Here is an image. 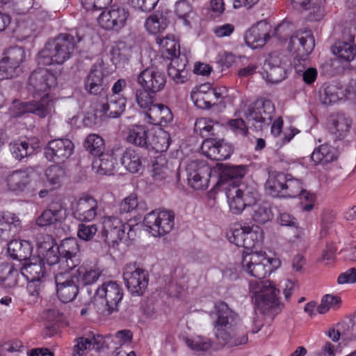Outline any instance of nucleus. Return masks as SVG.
I'll list each match as a JSON object with an SVG mask.
<instances>
[{
	"label": "nucleus",
	"mask_w": 356,
	"mask_h": 356,
	"mask_svg": "<svg viewBox=\"0 0 356 356\" xmlns=\"http://www.w3.org/2000/svg\"><path fill=\"white\" fill-rule=\"evenodd\" d=\"M242 266L245 271L257 280L250 282V290L252 293L258 310L266 314L276 309L279 305L277 289L268 280H264L270 272V262L264 253L252 252L243 257Z\"/></svg>",
	"instance_id": "obj_1"
},
{
	"label": "nucleus",
	"mask_w": 356,
	"mask_h": 356,
	"mask_svg": "<svg viewBox=\"0 0 356 356\" xmlns=\"http://www.w3.org/2000/svg\"><path fill=\"white\" fill-rule=\"evenodd\" d=\"M210 316L213 318V332L220 347H229L245 344L248 338L246 333L237 327L238 314L232 310L225 302H219L214 306Z\"/></svg>",
	"instance_id": "obj_2"
},
{
	"label": "nucleus",
	"mask_w": 356,
	"mask_h": 356,
	"mask_svg": "<svg viewBox=\"0 0 356 356\" xmlns=\"http://www.w3.org/2000/svg\"><path fill=\"white\" fill-rule=\"evenodd\" d=\"M82 38L83 35L76 31L75 36L71 33H60L49 40L38 54V65H62L71 57L76 43L81 42Z\"/></svg>",
	"instance_id": "obj_3"
},
{
	"label": "nucleus",
	"mask_w": 356,
	"mask_h": 356,
	"mask_svg": "<svg viewBox=\"0 0 356 356\" xmlns=\"http://www.w3.org/2000/svg\"><path fill=\"white\" fill-rule=\"evenodd\" d=\"M123 289L115 281L104 282L95 291V300L97 312L104 316L118 311L123 298Z\"/></svg>",
	"instance_id": "obj_4"
},
{
	"label": "nucleus",
	"mask_w": 356,
	"mask_h": 356,
	"mask_svg": "<svg viewBox=\"0 0 356 356\" xmlns=\"http://www.w3.org/2000/svg\"><path fill=\"white\" fill-rule=\"evenodd\" d=\"M265 188L273 197L294 198L302 191V184L291 175L273 171L269 173Z\"/></svg>",
	"instance_id": "obj_5"
},
{
	"label": "nucleus",
	"mask_w": 356,
	"mask_h": 356,
	"mask_svg": "<svg viewBox=\"0 0 356 356\" xmlns=\"http://www.w3.org/2000/svg\"><path fill=\"white\" fill-rule=\"evenodd\" d=\"M275 111V106L270 100L261 98L248 106L245 118L249 125L261 131L271 123Z\"/></svg>",
	"instance_id": "obj_6"
},
{
	"label": "nucleus",
	"mask_w": 356,
	"mask_h": 356,
	"mask_svg": "<svg viewBox=\"0 0 356 356\" xmlns=\"http://www.w3.org/2000/svg\"><path fill=\"white\" fill-rule=\"evenodd\" d=\"M227 197L230 210L236 214L241 213L245 207L254 204L257 199V192L244 183L234 184L227 189Z\"/></svg>",
	"instance_id": "obj_7"
},
{
	"label": "nucleus",
	"mask_w": 356,
	"mask_h": 356,
	"mask_svg": "<svg viewBox=\"0 0 356 356\" xmlns=\"http://www.w3.org/2000/svg\"><path fill=\"white\" fill-rule=\"evenodd\" d=\"M147 230L154 236H161L172 231L175 225V213L171 211H152L143 220Z\"/></svg>",
	"instance_id": "obj_8"
},
{
	"label": "nucleus",
	"mask_w": 356,
	"mask_h": 356,
	"mask_svg": "<svg viewBox=\"0 0 356 356\" xmlns=\"http://www.w3.org/2000/svg\"><path fill=\"white\" fill-rule=\"evenodd\" d=\"M54 108V102L46 94L38 101L22 102L15 101L10 108L11 115L19 117L25 113H33L40 118L49 115Z\"/></svg>",
	"instance_id": "obj_9"
},
{
	"label": "nucleus",
	"mask_w": 356,
	"mask_h": 356,
	"mask_svg": "<svg viewBox=\"0 0 356 356\" xmlns=\"http://www.w3.org/2000/svg\"><path fill=\"white\" fill-rule=\"evenodd\" d=\"M129 16V8L126 6L115 3L101 13L97 22L104 29L119 31L125 26Z\"/></svg>",
	"instance_id": "obj_10"
},
{
	"label": "nucleus",
	"mask_w": 356,
	"mask_h": 356,
	"mask_svg": "<svg viewBox=\"0 0 356 356\" xmlns=\"http://www.w3.org/2000/svg\"><path fill=\"white\" fill-rule=\"evenodd\" d=\"M126 286L133 296H140L145 292L149 282V274L135 264H127L123 270Z\"/></svg>",
	"instance_id": "obj_11"
},
{
	"label": "nucleus",
	"mask_w": 356,
	"mask_h": 356,
	"mask_svg": "<svg viewBox=\"0 0 356 356\" xmlns=\"http://www.w3.org/2000/svg\"><path fill=\"white\" fill-rule=\"evenodd\" d=\"M102 236L109 245L114 247L122 240L126 234L131 238L132 229L129 225L123 224L122 220L115 216H106L103 221Z\"/></svg>",
	"instance_id": "obj_12"
},
{
	"label": "nucleus",
	"mask_w": 356,
	"mask_h": 356,
	"mask_svg": "<svg viewBox=\"0 0 356 356\" xmlns=\"http://www.w3.org/2000/svg\"><path fill=\"white\" fill-rule=\"evenodd\" d=\"M70 272L56 273L54 281L58 298L63 302L72 301L79 291V279L76 275H70Z\"/></svg>",
	"instance_id": "obj_13"
},
{
	"label": "nucleus",
	"mask_w": 356,
	"mask_h": 356,
	"mask_svg": "<svg viewBox=\"0 0 356 356\" xmlns=\"http://www.w3.org/2000/svg\"><path fill=\"white\" fill-rule=\"evenodd\" d=\"M24 49L19 46L8 48L0 61V79H10L15 76V70L25 60Z\"/></svg>",
	"instance_id": "obj_14"
},
{
	"label": "nucleus",
	"mask_w": 356,
	"mask_h": 356,
	"mask_svg": "<svg viewBox=\"0 0 356 356\" xmlns=\"http://www.w3.org/2000/svg\"><path fill=\"white\" fill-rule=\"evenodd\" d=\"M73 217L81 222H92L98 215V202L93 197L84 195L72 204Z\"/></svg>",
	"instance_id": "obj_15"
},
{
	"label": "nucleus",
	"mask_w": 356,
	"mask_h": 356,
	"mask_svg": "<svg viewBox=\"0 0 356 356\" xmlns=\"http://www.w3.org/2000/svg\"><path fill=\"white\" fill-rule=\"evenodd\" d=\"M188 181L195 190H204L208 187L211 175L210 168L204 162L191 161L186 167Z\"/></svg>",
	"instance_id": "obj_16"
},
{
	"label": "nucleus",
	"mask_w": 356,
	"mask_h": 356,
	"mask_svg": "<svg viewBox=\"0 0 356 356\" xmlns=\"http://www.w3.org/2000/svg\"><path fill=\"white\" fill-rule=\"evenodd\" d=\"M58 247V254L61 255L60 262L62 270H70L71 272L80 264L78 257L79 245L75 238H67L62 241Z\"/></svg>",
	"instance_id": "obj_17"
},
{
	"label": "nucleus",
	"mask_w": 356,
	"mask_h": 356,
	"mask_svg": "<svg viewBox=\"0 0 356 356\" xmlns=\"http://www.w3.org/2000/svg\"><path fill=\"white\" fill-rule=\"evenodd\" d=\"M73 143L67 138H58L49 141L44 148L46 158L57 163L64 162L74 151Z\"/></svg>",
	"instance_id": "obj_18"
},
{
	"label": "nucleus",
	"mask_w": 356,
	"mask_h": 356,
	"mask_svg": "<svg viewBox=\"0 0 356 356\" xmlns=\"http://www.w3.org/2000/svg\"><path fill=\"white\" fill-rule=\"evenodd\" d=\"M137 82L147 91L157 93L164 88L166 76L163 71L157 68L147 67L138 75Z\"/></svg>",
	"instance_id": "obj_19"
},
{
	"label": "nucleus",
	"mask_w": 356,
	"mask_h": 356,
	"mask_svg": "<svg viewBox=\"0 0 356 356\" xmlns=\"http://www.w3.org/2000/svg\"><path fill=\"white\" fill-rule=\"evenodd\" d=\"M202 154L207 157L216 161H223L229 158L234 152V148L224 140H217V138L204 139L201 146Z\"/></svg>",
	"instance_id": "obj_20"
},
{
	"label": "nucleus",
	"mask_w": 356,
	"mask_h": 356,
	"mask_svg": "<svg viewBox=\"0 0 356 356\" xmlns=\"http://www.w3.org/2000/svg\"><path fill=\"white\" fill-rule=\"evenodd\" d=\"M56 85L57 78L55 74L47 69L38 68L29 76L28 90L40 93L55 88Z\"/></svg>",
	"instance_id": "obj_21"
},
{
	"label": "nucleus",
	"mask_w": 356,
	"mask_h": 356,
	"mask_svg": "<svg viewBox=\"0 0 356 356\" xmlns=\"http://www.w3.org/2000/svg\"><path fill=\"white\" fill-rule=\"evenodd\" d=\"M315 46L314 38L310 30L298 31L290 39L289 49L297 53L296 58H307L312 52Z\"/></svg>",
	"instance_id": "obj_22"
},
{
	"label": "nucleus",
	"mask_w": 356,
	"mask_h": 356,
	"mask_svg": "<svg viewBox=\"0 0 356 356\" xmlns=\"http://www.w3.org/2000/svg\"><path fill=\"white\" fill-rule=\"evenodd\" d=\"M108 85V76L100 63H95L84 81V88L90 95L100 94Z\"/></svg>",
	"instance_id": "obj_23"
},
{
	"label": "nucleus",
	"mask_w": 356,
	"mask_h": 356,
	"mask_svg": "<svg viewBox=\"0 0 356 356\" xmlns=\"http://www.w3.org/2000/svg\"><path fill=\"white\" fill-rule=\"evenodd\" d=\"M126 99L120 95H108L104 99L101 100L97 105V111L101 115L118 118L124 111Z\"/></svg>",
	"instance_id": "obj_24"
},
{
	"label": "nucleus",
	"mask_w": 356,
	"mask_h": 356,
	"mask_svg": "<svg viewBox=\"0 0 356 356\" xmlns=\"http://www.w3.org/2000/svg\"><path fill=\"white\" fill-rule=\"evenodd\" d=\"M270 25L266 21H260L252 26L245 35L246 44L255 49L263 47L269 38Z\"/></svg>",
	"instance_id": "obj_25"
},
{
	"label": "nucleus",
	"mask_w": 356,
	"mask_h": 356,
	"mask_svg": "<svg viewBox=\"0 0 356 356\" xmlns=\"http://www.w3.org/2000/svg\"><path fill=\"white\" fill-rule=\"evenodd\" d=\"M105 340L102 335L89 333L87 337L77 339L76 344L73 348L72 356H82L88 350H95L99 351L104 348Z\"/></svg>",
	"instance_id": "obj_26"
},
{
	"label": "nucleus",
	"mask_w": 356,
	"mask_h": 356,
	"mask_svg": "<svg viewBox=\"0 0 356 356\" xmlns=\"http://www.w3.org/2000/svg\"><path fill=\"white\" fill-rule=\"evenodd\" d=\"M48 241L44 243L39 242L38 247L39 252L42 254L47 263L52 266L54 273L61 272H70V270H62L60 262L61 261V255L58 254V247H54L52 239L47 236Z\"/></svg>",
	"instance_id": "obj_27"
},
{
	"label": "nucleus",
	"mask_w": 356,
	"mask_h": 356,
	"mask_svg": "<svg viewBox=\"0 0 356 356\" xmlns=\"http://www.w3.org/2000/svg\"><path fill=\"white\" fill-rule=\"evenodd\" d=\"M65 209L60 201L52 202L37 219L40 227L50 225L65 218Z\"/></svg>",
	"instance_id": "obj_28"
},
{
	"label": "nucleus",
	"mask_w": 356,
	"mask_h": 356,
	"mask_svg": "<svg viewBox=\"0 0 356 356\" xmlns=\"http://www.w3.org/2000/svg\"><path fill=\"white\" fill-rule=\"evenodd\" d=\"M34 172V168L13 171L7 177V185L9 189L15 192L23 191L30 184Z\"/></svg>",
	"instance_id": "obj_29"
},
{
	"label": "nucleus",
	"mask_w": 356,
	"mask_h": 356,
	"mask_svg": "<svg viewBox=\"0 0 356 356\" xmlns=\"http://www.w3.org/2000/svg\"><path fill=\"white\" fill-rule=\"evenodd\" d=\"M352 125L350 118L337 114L330 120L329 131L335 140H342L349 133Z\"/></svg>",
	"instance_id": "obj_30"
},
{
	"label": "nucleus",
	"mask_w": 356,
	"mask_h": 356,
	"mask_svg": "<svg viewBox=\"0 0 356 356\" xmlns=\"http://www.w3.org/2000/svg\"><path fill=\"white\" fill-rule=\"evenodd\" d=\"M143 160L140 153L133 148H127L120 158L122 165L131 173L138 172L144 168Z\"/></svg>",
	"instance_id": "obj_31"
},
{
	"label": "nucleus",
	"mask_w": 356,
	"mask_h": 356,
	"mask_svg": "<svg viewBox=\"0 0 356 356\" xmlns=\"http://www.w3.org/2000/svg\"><path fill=\"white\" fill-rule=\"evenodd\" d=\"M338 150L327 143L315 148L311 155V161L314 165H326L338 159Z\"/></svg>",
	"instance_id": "obj_32"
},
{
	"label": "nucleus",
	"mask_w": 356,
	"mask_h": 356,
	"mask_svg": "<svg viewBox=\"0 0 356 356\" xmlns=\"http://www.w3.org/2000/svg\"><path fill=\"white\" fill-rule=\"evenodd\" d=\"M148 132L149 129L145 125H132L128 129L127 140L134 145L149 149Z\"/></svg>",
	"instance_id": "obj_33"
},
{
	"label": "nucleus",
	"mask_w": 356,
	"mask_h": 356,
	"mask_svg": "<svg viewBox=\"0 0 356 356\" xmlns=\"http://www.w3.org/2000/svg\"><path fill=\"white\" fill-rule=\"evenodd\" d=\"M35 261L25 262L20 268L21 274L27 280L42 281L46 274L44 262L39 258L33 259Z\"/></svg>",
	"instance_id": "obj_34"
},
{
	"label": "nucleus",
	"mask_w": 356,
	"mask_h": 356,
	"mask_svg": "<svg viewBox=\"0 0 356 356\" xmlns=\"http://www.w3.org/2000/svg\"><path fill=\"white\" fill-rule=\"evenodd\" d=\"M32 251L33 246L28 241L13 240L8 243V252L15 259L26 261Z\"/></svg>",
	"instance_id": "obj_35"
},
{
	"label": "nucleus",
	"mask_w": 356,
	"mask_h": 356,
	"mask_svg": "<svg viewBox=\"0 0 356 356\" xmlns=\"http://www.w3.org/2000/svg\"><path fill=\"white\" fill-rule=\"evenodd\" d=\"M186 63L185 56L171 58L168 73L176 83H183L186 80L188 76V71L186 70Z\"/></svg>",
	"instance_id": "obj_36"
},
{
	"label": "nucleus",
	"mask_w": 356,
	"mask_h": 356,
	"mask_svg": "<svg viewBox=\"0 0 356 356\" xmlns=\"http://www.w3.org/2000/svg\"><path fill=\"white\" fill-rule=\"evenodd\" d=\"M12 263L0 264V283L6 288H13L18 282L19 270Z\"/></svg>",
	"instance_id": "obj_37"
},
{
	"label": "nucleus",
	"mask_w": 356,
	"mask_h": 356,
	"mask_svg": "<svg viewBox=\"0 0 356 356\" xmlns=\"http://www.w3.org/2000/svg\"><path fill=\"white\" fill-rule=\"evenodd\" d=\"M10 151L15 159L22 161L24 158L32 155L39 147L38 142H31L30 140L15 141L10 143Z\"/></svg>",
	"instance_id": "obj_38"
},
{
	"label": "nucleus",
	"mask_w": 356,
	"mask_h": 356,
	"mask_svg": "<svg viewBox=\"0 0 356 356\" xmlns=\"http://www.w3.org/2000/svg\"><path fill=\"white\" fill-rule=\"evenodd\" d=\"M146 116L152 124L168 123L173 118L170 109L161 104H154L150 107L149 111L146 112Z\"/></svg>",
	"instance_id": "obj_39"
},
{
	"label": "nucleus",
	"mask_w": 356,
	"mask_h": 356,
	"mask_svg": "<svg viewBox=\"0 0 356 356\" xmlns=\"http://www.w3.org/2000/svg\"><path fill=\"white\" fill-rule=\"evenodd\" d=\"M218 128L219 124L214 123L212 120L201 118L196 120L194 131L204 139L213 138L218 135L217 130Z\"/></svg>",
	"instance_id": "obj_40"
},
{
	"label": "nucleus",
	"mask_w": 356,
	"mask_h": 356,
	"mask_svg": "<svg viewBox=\"0 0 356 356\" xmlns=\"http://www.w3.org/2000/svg\"><path fill=\"white\" fill-rule=\"evenodd\" d=\"M355 36L350 42L339 41L335 42L332 48L333 54L340 59L350 62L356 57V44H354Z\"/></svg>",
	"instance_id": "obj_41"
},
{
	"label": "nucleus",
	"mask_w": 356,
	"mask_h": 356,
	"mask_svg": "<svg viewBox=\"0 0 356 356\" xmlns=\"http://www.w3.org/2000/svg\"><path fill=\"white\" fill-rule=\"evenodd\" d=\"M294 65L296 72L302 76L306 84L311 85L316 81L318 72L314 67H307L309 61L307 58L300 57L295 59Z\"/></svg>",
	"instance_id": "obj_42"
},
{
	"label": "nucleus",
	"mask_w": 356,
	"mask_h": 356,
	"mask_svg": "<svg viewBox=\"0 0 356 356\" xmlns=\"http://www.w3.org/2000/svg\"><path fill=\"white\" fill-rule=\"evenodd\" d=\"M96 157L97 158L92 162V168L96 170L97 172L102 175L111 174L115 163L113 153L104 152Z\"/></svg>",
	"instance_id": "obj_43"
},
{
	"label": "nucleus",
	"mask_w": 356,
	"mask_h": 356,
	"mask_svg": "<svg viewBox=\"0 0 356 356\" xmlns=\"http://www.w3.org/2000/svg\"><path fill=\"white\" fill-rule=\"evenodd\" d=\"M169 20L162 13L150 15L145 22L146 30L151 34H157L163 31L168 26Z\"/></svg>",
	"instance_id": "obj_44"
},
{
	"label": "nucleus",
	"mask_w": 356,
	"mask_h": 356,
	"mask_svg": "<svg viewBox=\"0 0 356 356\" xmlns=\"http://www.w3.org/2000/svg\"><path fill=\"white\" fill-rule=\"evenodd\" d=\"M156 42L161 47L165 49L172 58H180L179 44L174 35L168 34L165 37L158 35L156 38Z\"/></svg>",
	"instance_id": "obj_45"
},
{
	"label": "nucleus",
	"mask_w": 356,
	"mask_h": 356,
	"mask_svg": "<svg viewBox=\"0 0 356 356\" xmlns=\"http://www.w3.org/2000/svg\"><path fill=\"white\" fill-rule=\"evenodd\" d=\"M170 134L165 131L160 130L154 134L152 141H149V149L156 152H165L170 146Z\"/></svg>",
	"instance_id": "obj_46"
},
{
	"label": "nucleus",
	"mask_w": 356,
	"mask_h": 356,
	"mask_svg": "<svg viewBox=\"0 0 356 356\" xmlns=\"http://www.w3.org/2000/svg\"><path fill=\"white\" fill-rule=\"evenodd\" d=\"M84 147L94 156H99L105 150L104 140L97 134H90L84 141Z\"/></svg>",
	"instance_id": "obj_47"
},
{
	"label": "nucleus",
	"mask_w": 356,
	"mask_h": 356,
	"mask_svg": "<svg viewBox=\"0 0 356 356\" xmlns=\"http://www.w3.org/2000/svg\"><path fill=\"white\" fill-rule=\"evenodd\" d=\"M111 56V59L115 66L123 67L128 63L131 51L123 43H120L112 47Z\"/></svg>",
	"instance_id": "obj_48"
},
{
	"label": "nucleus",
	"mask_w": 356,
	"mask_h": 356,
	"mask_svg": "<svg viewBox=\"0 0 356 356\" xmlns=\"http://www.w3.org/2000/svg\"><path fill=\"white\" fill-rule=\"evenodd\" d=\"M220 169V177L223 181L242 178L246 173V168L244 165H227L221 164Z\"/></svg>",
	"instance_id": "obj_49"
},
{
	"label": "nucleus",
	"mask_w": 356,
	"mask_h": 356,
	"mask_svg": "<svg viewBox=\"0 0 356 356\" xmlns=\"http://www.w3.org/2000/svg\"><path fill=\"white\" fill-rule=\"evenodd\" d=\"M45 176L51 185L60 186L66 177V170L61 165H52L46 170Z\"/></svg>",
	"instance_id": "obj_50"
},
{
	"label": "nucleus",
	"mask_w": 356,
	"mask_h": 356,
	"mask_svg": "<svg viewBox=\"0 0 356 356\" xmlns=\"http://www.w3.org/2000/svg\"><path fill=\"white\" fill-rule=\"evenodd\" d=\"M155 92H150L146 88H138L135 91V99L137 104L140 108L149 111L150 107L154 105V95Z\"/></svg>",
	"instance_id": "obj_51"
},
{
	"label": "nucleus",
	"mask_w": 356,
	"mask_h": 356,
	"mask_svg": "<svg viewBox=\"0 0 356 356\" xmlns=\"http://www.w3.org/2000/svg\"><path fill=\"white\" fill-rule=\"evenodd\" d=\"M263 239V232L257 226L246 227L245 236H244V245L242 247L246 249L252 248L257 243Z\"/></svg>",
	"instance_id": "obj_52"
},
{
	"label": "nucleus",
	"mask_w": 356,
	"mask_h": 356,
	"mask_svg": "<svg viewBox=\"0 0 356 356\" xmlns=\"http://www.w3.org/2000/svg\"><path fill=\"white\" fill-rule=\"evenodd\" d=\"M263 77L266 81L277 83L286 78L284 67H264Z\"/></svg>",
	"instance_id": "obj_53"
},
{
	"label": "nucleus",
	"mask_w": 356,
	"mask_h": 356,
	"mask_svg": "<svg viewBox=\"0 0 356 356\" xmlns=\"http://www.w3.org/2000/svg\"><path fill=\"white\" fill-rule=\"evenodd\" d=\"M246 226L240 224L233 225L227 233L228 240L238 247L244 245V236H245Z\"/></svg>",
	"instance_id": "obj_54"
},
{
	"label": "nucleus",
	"mask_w": 356,
	"mask_h": 356,
	"mask_svg": "<svg viewBox=\"0 0 356 356\" xmlns=\"http://www.w3.org/2000/svg\"><path fill=\"white\" fill-rule=\"evenodd\" d=\"M79 279L83 285H90L96 282L101 275V271L98 268L86 269L84 267H80L78 269Z\"/></svg>",
	"instance_id": "obj_55"
},
{
	"label": "nucleus",
	"mask_w": 356,
	"mask_h": 356,
	"mask_svg": "<svg viewBox=\"0 0 356 356\" xmlns=\"http://www.w3.org/2000/svg\"><path fill=\"white\" fill-rule=\"evenodd\" d=\"M98 231V227L96 224L87 225L84 222H81L78 225L77 236L85 241H92Z\"/></svg>",
	"instance_id": "obj_56"
},
{
	"label": "nucleus",
	"mask_w": 356,
	"mask_h": 356,
	"mask_svg": "<svg viewBox=\"0 0 356 356\" xmlns=\"http://www.w3.org/2000/svg\"><path fill=\"white\" fill-rule=\"evenodd\" d=\"M341 302V298L338 296L327 294L322 298L321 305L318 307L320 314H325L330 309L337 307Z\"/></svg>",
	"instance_id": "obj_57"
},
{
	"label": "nucleus",
	"mask_w": 356,
	"mask_h": 356,
	"mask_svg": "<svg viewBox=\"0 0 356 356\" xmlns=\"http://www.w3.org/2000/svg\"><path fill=\"white\" fill-rule=\"evenodd\" d=\"M186 343L195 351H206L211 346V341L207 338L197 337L193 339H186Z\"/></svg>",
	"instance_id": "obj_58"
},
{
	"label": "nucleus",
	"mask_w": 356,
	"mask_h": 356,
	"mask_svg": "<svg viewBox=\"0 0 356 356\" xmlns=\"http://www.w3.org/2000/svg\"><path fill=\"white\" fill-rule=\"evenodd\" d=\"M273 218L270 209L266 206H259L254 209L252 219L259 224H264Z\"/></svg>",
	"instance_id": "obj_59"
},
{
	"label": "nucleus",
	"mask_w": 356,
	"mask_h": 356,
	"mask_svg": "<svg viewBox=\"0 0 356 356\" xmlns=\"http://www.w3.org/2000/svg\"><path fill=\"white\" fill-rule=\"evenodd\" d=\"M138 206L139 202L137 195L131 193L120 203V213H129L137 209Z\"/></svg>",
	"instance_id": "obj_60"
},
{
	"label": "nucleus",
	"mask_w": 356,
	"mask_h": 356,
	"mask_svg": "<svg viewBox=\"0 0 356 356\" xmlns=\"http://www.w3.org/2000/svg\"><path fill=\"white\" fill-rule=\"evenodd\" d=\"M192 10L191 3L186 0H181L175 3V13L179 18L184 19L186 25L189 24V21L186 17L192 12Z\"/></svg>",
	"instance_id": "obj_61"
},
{
	"label": "nucleus",
	"mask_w": 356,
	"mask_h": 356,
	"mask_svg": "<svg viewBox=\"0 0 356 356\" xmlns=\"http://www.w3.org/2000/svg\"><path fill=\"white\" fill-rule=\"evenodd\" d=\"M324 3L325 0H312V3L307 6L310 10L309 15L311 19L320 20L324 16Z\"/></svg>",
	"instance_id": "obj_62"
},
{
	"label": "nucleus",
	"mask_w": 356,
	"mask_h": 356,
	"mask_svg": "<svg viewBox=\"0 0 356 356\" xmlns=\"http://www.w3.org/2000/svg\"><path fill=\"white\" fill-rule=\"evenodd\" d=\"M35 31V26L32 21L27 20L19 23L17 33L19 37L25 40L31 37Z\"/></svg>",
	"instance_id": "obj_63"
},
{
	"label": "nucleus",
	"mask_w": 356,
	"mask_h": 356,
	"mask_svg": "<svg viewBox=\"0 0 356 356\" xmlns=\"http://www.w3.org/2000/svg\"><path fill=\"white\" fill-rule=\"evenodd\" d=\"M5 222L12 227L13 232L19 233L22 229V222L18 216L9 211L1 212Z\"/></svg>",
	"instance_id": "obj_64"
}]
</instances>
